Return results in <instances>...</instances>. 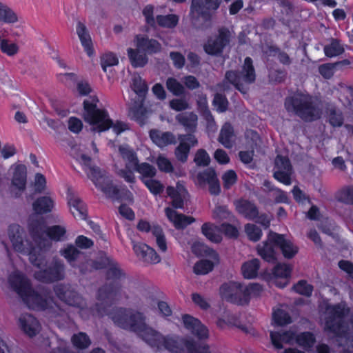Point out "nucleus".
Returning a JSON list of instances; mask_svg holds the SVG:
<instances>
[{
    "label": "nucleus",
    "mask_w": 353,
    "mask_h": 353,
    "mask_svg": "<svg viewBox=\"0 0 353 353\" xmlns=\"http://www.w3.org/2000/svg\"><path fill=\"white\" fill-rule=\"evenodd\" d=\"M136 48L141 49L146 54H154L161 52V44L154 39H150L147 35L137 34L134 37Z\"/></svg>",
    "instance_id": "aec40b11"
},
{
    "label": "nucleus",
    "mask_w": 353,
    "mask_h": 353,
    "mask_svg": "<svg viewBox=\"0 0 353 353\" xmlns=\"http://www.w3.org/2000/svg\"><path fill=\"white\" fill-rule=\"evenodd\" d=\"M236 208L239 214L245 219L254 221L259 215V209L256 204L246 199H241L236 202Z\"/></svg>",
    "instance_id": "5701e85b"
},
{
    "label": "nucleus",
    "mask_w": 353,
    "mask_h": 353,
    "mask_svg": "<svg viewBox=\"0 0 353 353\" xmlns=\"http://www.w3.org/2000/svg\"><path fill=\"white\" fill-rule=\"evenodd\" d=\"M165 85L168 90L174 96L181 97L185 94V87L174 77H168Z\"/></svg>",
    "instance_id": "37998d69"
},
{
    "label": "nucleus",
    "mask_w": 353,
    "mask_h": 353,
    "mask_svg": "<svg viewBox=\"0 0 353 353\" xmlns=\"http://www.w3.org/2000/svg\"><path fill=\"white\" fill-rule=\"evenodd\" d=\"M27 183V168L23 164L16 165L12 179V185L19 192V195L26 190Z\"/></svg>",
    "instance_id": "a878e982"
},
{
    "label": "nucleus",
    "mask_w": 353,
    "mask_h": 353,
    "mask_svg": "<svg viewBox=\"0 0 353 353\" xmlns=\"http://www.w3.org/2000/svg\"><path fill=\"white\" fill-rule=\"evenodd\" d=\"M202 234L213 243H220L222 241V234L219 227L210 222L204 223L201 226Z\"/></svg>",
    "instance_id": "7c9ffc66"
},
{
    "label": "nucleus",
    "mask_w": 353,
    "mask_h": 353,
    "mask_svg": "<svg viewBox=\"0 0 353 353\" xmlns=\"http://www.w3.org/2000/svg\"><path fill=\"white\" fill-rule=\"evenodd\" d=\"M1 51L9 57L18 53L19 46L14 43H10L7 39H2L0 42Z\"/></svg>",
    "instance_id": "e2e57ef3"
},
{
    "label": "nucleus",
    "mask_w": 353,
    "mask_h": 353,
    "mask_svg": "<svg viewBox=\"0 0 353 353\" xmlns=\"http://www.w3.org/2000/svg\"><path fill=\"white\" fill-rule=\"evenodd\" d=\"M11 288L19 294L30 309L45 311L52 307L53 298L48 292L34 290L29 279L21 273H14L9 276Z\"/></svg>",
    "instance_id": "20e7f679"
},
{
    "label": "nucleus",
    "mask_w": 353,
    "mask_h": 353,
    "mask_svg": "<svg viewBox=\"0 0 353 353\" xmlns=\"http://www.w3.org/2000/svg\"><path fill=\"white\" fill-rule=\"evenodd\" d=\"M222 0H192L190 19L196 28H203L205 23L210 22L213 12L217 10Z\"/></svg>",
    "instance_id": "1a4fd4ad"
},
{
    "label": "nucleus",
    "mask_w": 353,
    "mask_h": 353,
    "mask_svg": "<svg viewBox=\"0 0 353 353\" xmlns=\"http://www.w3.org/2000/svg\"><path fill=\"white\" fill-rule=\"evenodd\" d=\"M276 245L274 242L269 239V234L268 239L257 245V254L261 259L269 263L274 264L277 261L276 252L275 250Z\"/></svg>",
    "instance_id": "4be33fe9"
},
{
    "label": "nucleus",
    "mask_w": 353,
    "mask_h": 353,
    "mask_svg": "<svg viewBox=\"0 0 353 353\" xmlns=\"http://www.w3.org/2000/svg\"><path fill=\"white\" fill-rule=\"evenodd\" d=\"M292 268L291 265L278 263L272 270V277L274 279H289L291 276Z\"/></svg>",
    "instance_id": "a19ab883"
},
{
    "label": "nucleus",
    "mask_w": 353,
    "mask_h": 353,
    "mask_svg": "<svg viewBox=\"0 0 353 353\" xmlns=\"http://www.w3.org/2000/svg\"><path fill=\"white\" fill-rule=\"evenodd\" d=\"M54 292L57 297L68 304V305L74 306L80 308L81 310L83 309L85 301L77 292L70 290L62 284L57 285L54 287Z\"/></svg>",
    "instance_id": "4468645a"
},
{
    "label": "nucleus",
    "mask_w": 353,
    "mask_h": 353,
    "mask_svg": "<svg viewBox=\"0 0 353 353\" xmlns=\"http://www.w3.org/2000/svg\"><path fill=\"white\" fill-rule=\"evenodd\" d=\"M143 183L154 195L160 194L163 192L164 186L157 179H153L152 178L147 180H143Z\"/></svg>",
    "instance_id": "680f3d73"
},
{
    "label": "nucleus",
    "mask_w": 353,
    "mask_h": 353,
    "mask_svg": "<svg viewBox=\"0 0 353 353\" xmlns=\"http://www.w3.org/2000/svg\"><path fill=\"white\" fill-rule=\"evenodd\" d=\"M167 194L172 199V205L175 209H182L184 201L179 190L172 186L167 188Z\"/></svg>",
    "instance_id": "8fccbe9b"
},
{
    "label": "nucleus",
    "mask_w": 353,
    "mask_h": 353,
    "mask_svg": "<svg viewBox=\"0 0 353 353\" xmlns=\"http://www.w3.org/2000/svg\"><path fill=\"white\" fill-rule=\"evenodd\" d=\"M293 290L299 294L310 297L312 294L314 287L309 284L307 281L300 280L293 285Z\"/></svg>",
    "instance_id": "6e6d98bb"
},
{
    "label": "nucleus",
    "mask_w": 353,
    "mask_h": 353,
    "mask_svg": "<svg viewBox=\"0 0 353 353\" xmlns=\"http://www.w3.org/2000/svg\"><path fill=\"white\" fill-rule=\"evenodd\" d=\"M71 342L74 347L79 350H85L91 344V340L89 336L83 332L74 334L71 337Z\"/></svg>",
    "instance_id": "ea45409f"
},
{
    "label": "nucleus",
    "mask_w": 353,
    "mask_h": 353,
    "mask_svg": "<svg viewBox=\"0 0 353 353\" xmlns=\"http://www.w3.org/2000/svg\"><path fill=\"white\" fill-rule=\"evenodd\" d=\"M149 135L152 141L161 148L176 143V137L171 132H161L157 129H152L149 132Z\"/></svg>",
    "instance_id": "412c9836"
},
{
    "label": "nucleus",
    "mask_w": 353,
    "mask_h": 353,
    "mask_svg": "<svg viewBox=\"0 0 353 353\" xmlns=\"http://www.w3.org/2000/svg\"><path fill=\"white\" fill-rule=\"evenodd\" d=\"M76 29L77 33L85 52L89 57L93 56L94 54V50L90 35L86 28V26L83 23L79 21L77 24Z\"/></svg>",
    "instance_id": "bb28decb"
},
{
    "label": "nucleus",
    "mask_w": 353,
    "mask_h": 353,
    "mask_svg": "<svg viewBox=\"0 0 353 353\" xmlns=\"http://www.w3.org/2000/svg\"><path fill=\"white\" fill-rule=\"evenodd\" d=\"M214 263L210 260L202 259L197 261L194 267L193 271L197 275H205L211 272L214 268Z\"/></svg>",
    "instance_id": "603ef678"
},
{
    "label": "nucleus",
    "mask_w": 353,
    "mask_h": 353,
    "mask_svg": "<svg viewBox=\"0 0 353 353\" xmlns=\"http://www.w3.org/2000/svg\"><path fill=\"white\" fill-rule=\"evenodd\" d=\"M245 232L248 239L253 242L259 241L263 234L261 229L252 223L245 225Z\"/></svg>",
    "instance_id": "bf43d9fd"
},
{
    "label": "nucleus",
    "mask_w": 353,
    "mask_h": 353,
    "mask_svg": "<svg viewBox=\"0 0 353 353\" xmlns=\"http://www.w3.org/2000/svg\"><path fill=\"white\" fill-rule=\"evenodd\" d=\"M284 105L288 112H293L305 121H314L320 118L319 111L310 96L295 93L285 98Z\"/></svg>",
    "instance_id": "423d86ee"
},
{
    "label": "nucleus",
    "mask_w": 353,
    "mask_h": 353,
    "mask_svg": "<svg viewBox=\"0 0 353 353\" xmlns=\"http://www.w3.org/2000/svg\"><path fill=\"white\" fill-rule=\"evenodd\" d=\"M141 175V180H146V178L152 179L157 174V170L152 165L147 162L139 163L134 170Z\"/></svg>",
    "instance_id": "a18cd8bd"
},
{
    "label": "nucleus",
    "mask_w": 353,
    "mask_h": 353,
    "mask_svg": "<svg viewBox=\"0 0 353 353\" xmlns=\"http://www.w3.org/2000/svg\"><path fill=\"white\" fill-rule=\"evenodd\" d=\"M37 320L31 314H22L19 318V325L23 332L30 337L37 335Z\"/></svg>",
    "instance_id": "c85d7f7f"
},
{
    "label": "nucleus",
    "mask_w": 353,
    "mask_h": 353,
    "mask_svg": "<svg viewBox=\"0 0 353 353\" xmlns=\"http://www.w3.org/2000/svg\"><path fill=\"white\" fill-rule=\"evenodd\" d=\"M194 161L198 166H208L210 163V158L204 149H199L195 154Z\"/></svg>",
    "instance_id": "774afa93"
},
{
    "label": "nucleus",
    "mask_w": 353,
    "mask_h": 353,
    "mask_svg": "<svg viewBox=\"0 0 353 353\" xmlns=\"http://www.w3.org/2000/svg\"><path fill=\"white\" fill-rule=\"evenodd\" d=\"M262 291L263 287L259 283H253L245 285L242 283L233 281L223 283L219 288L222 299L241 306L249 304L251 295L259 296Z\"/></svg>",
    "instance_id": "39448f33"
},
{
    "label": "nucleus",
    "mask_w": 353,
    "mask_h": 353,
    "mask_svg": "<svg viewBox=\"0 0 353 353\" xmlns=\"http://www.w3.org/2000/svg\"><path fill=\"white\" fill-rule=\"evenodd\" d=\"M292 174L293 168L288 157L276 155L274 159L273 177L279 182L290 185L292 183Z\"/></svg>",
    "instance_id": "9b49d317"
},
{
    "label": "nucleus",
    "mask_w": 353,
    "mask_h": 353,
    "mask_svg": "<svg viewBox=\"0 0 353 353\" xmlns=\"http://www.w3.org/2000/svg\"><path fill=\"white\" fill-rule=\"evenodd\" d=\"M178 140L179 144L174 150V155L178 161L185 163L188 161L191 148L197 145L198 140L191 133L179 134Z\"/></svg>",
    "instance_id": "2eb2a0df"
},
{
    "label": "nucleus",
    "mask_w": 353,
    "mask_h": 353,
    "mask_svg": "<svg viewBox=\"0 0 353 353\" xmlns=\"http://www.w3.org/2000/svg\"><path fill=\"white\" fill-rule=\"evenodd\" d=\"M328 121L332 127L336 128L342 126L343 124L344 119L342 113L337 112L336 110L334 108L329 110Z\"/></svg>",
    "instance_id": "0e129e2a"
},
{
    "label": "nucleus",
    "mask_w": 353,
    "mask_h": 353,
    "mask_svg": "<svg viewBox=\"0 0 353 353\" xmlns=\"http://www.w3.org/2000/svg\"><path fill=\"white\" fill-rule=\"evenodd\" d=\"M230 32L226 28H221L214 40H208L204 45V50L209 55H218L229 44Z\"/></svg>",
    "instance_id": "ddd939ff"
},
{
    "label": "nucleus",
    "mask_w": 353,
    "mask_h": 353,
    "mask_svg": "<svg viewBox=\"0 0 353 353\" xmlns=\"http://www.w3.org/2000/svg\"><path fill=\"white\" fill-rule=\"evenodd\" d=\"M156 21L160 27L172 29L179 23V17L175 14H159L156 17Z\"/></svg>",
    "instance_id": "e433bc0d"
},
{
    "label": "nucleus",
    "mask_w": 353,
    "mask_h": 353,
    "mask_svg": "<svg viewBox=\"0 0 353 353\" xmlns=\"http://www.w3.org/2000/svg\"><path fill=\"white\" fill-rule=\"evenodd\" d=\"M114 324L127 331L134 332L150 347L157 350H167L171 353H181V349L173 337L163 336L148 326L144 314L132 308L117 307L110 314Z\"/></svg>",
    "instance_id": "f257e3e1"
},
{
    "label": "nucleus",
    "mask_w": 353,
    "mask_h": 353,
    "mask_svg": "<svg viewBox=\"0 0 353 353\" xmlns=\"http://www.w3.org/2000/svg\"><path fill=\"white\" fill-rule=\"evenodd\" d=\"M132 89L141 97H145L148 90L146 83L140 77L133 78Z\"/></svg>",
    "instance_id": "13d9d810"
},
{
    "label": "nucleus",
    "mask_w": 353,
    "mask_h": 353,
    "mask_svg": "<svg viewBox=\"0 0 353 353\" xmlns=\"http://www.w3.org/2000/svg\"><path fill=\"white\" fill-rule=\"evenodd\" d=\"M152 234L156 237L157 245L159 250L165 252L167 250V243L161 227L154 225L152 226Z\"/></svg>",
    "instance_id": "5fc2aeb1"
},
{
    "label": "nucleus",
    "mask_w": 353,
    "mask_h": 353,
    "mask_svg": "<svg viewBox=\"0 0 353 353\" xmlns=\"http://www.w3.org/2000/svg\"><path fill=\"white\" fill-rule=\"evenodd\" d=\"M325 55L327 57H334L342 54L344 52V48L341 44L340 40L332 38L330 43L323 48Z\"/></svg>",
    "instance_id": "c9c22d12"
},
{
    "label": "nucleus",
    "mask_w": 353,
    "mask_h": 353,
    "mask_svg": "<svg viewBox=\"0 0 353 353\" xmlns=\"http://www.w3.org/2000/svg\"><path fill=\"white\" fill-rule=\"evenodd\" d=\"M81 252L77 248L72 244H68L67 246L60 250V254L72 265L79 257Z\"/></svg>",
    "instance_id": "de8ad7c7"
},
{
    "label": "nucleus",
    "mask_w": 353,
    "mask_h": 353,
    "mask_svg": "<svg viewBox=\"0 0 353 353\" xmlns=\"http://www.w3.org/2000/svg\"><path fill=\"white\" fill-rule=\"evenodd\" d=\"M228 101L225 95L221 93H216L214 96L212 105L216 108L219 112H224L228 110Z\"/></svg>",
    "instance_id": "052dcab7"
},
{
    "label": "nucleus",
    "mask_w": 353,
    "mask_h": 353,
    "mask_svg": "<svg viewBox=\"0 0 353 353\" xmlns=\"http://www.w3.org/2000/svg\"><path fill=\"white\" fill-rule=\"evenodd\" d=\"M327 314L325 317L324 331L333 334L337 337H344L347 334L348 327L345 317L349 312V308L341 303L327 305Z\"/></svg>",
    "instance_id": "6e6552de"
},
{
    "label": "nucleus",
    "mask_w": 353,
    "mask_h": 353,
    "mask_svg": "<svg viewBox=\"0 0 353 353\" xmlns=\"http://www.w3.org/2000/svg\"><path fill=\"white\" fill-rule=\"evenodd\" d=\"M70 210L77 219L85 220L88 217V209L85 203L79 197L70 196L68 201Z\"/></svg>",
    "instance_id": "b1692460"
},
{
    "label": "nucleus",
    "mask_w": 353,
    "mask_h": 353,
    "mask_svg": "<svg viewBox=\"0 0 353 353\" xmlns=\"http://www.w3.org/2000/svg\"><path fill=\"white\" fill-rule=\"evenodd\" d=\"M296 333L292 330L283 332H271V342L276 349L281 350L283 347V343L290 344L296 341Z\"/></svg>",
    "instance_id": "393cba45"
},
{
    "label": "nucleus",
    "mask_w": 353,
    "mask_h": 353,
    "mask_svg": "<svg viewBox=\"0 0 353 353\" xmlns=\"http://www.w3.org/2000/svg\"><path fill=\"white\" fill-rule=\"evenodd\" d=\"M128 56L132 66L134 68L144 67L148 61L147 54L141 49L136 48L127 50Z\"/></svg>",
    "instance_id": "c756f323"
},
{
    "label": "nucleus",
    "mask_w": 353,
    "mask_h": 353,
    "mask_svg": "<svg viewBox=\"0 0 353 353\" xmlns=\"http://www.w3.org/2000/svg\"><path fill=\"white\" fill-rule=\"evenodd\" d=\"M188 353H211L208 345H200L193 340H187L184 343Z\"/></svg>",
    "instance_id": "4d7b16f0"
},
{
    "label": "nucleus",
    "mask_w": 353,
    "mask_h": 353,
    "mask_svg": "<svg viewBox=\"0 0 353 353\" xmlns=\"http://www.w3.org/2000/svg\"><path fill=\"white\" fill-rule=\"evenodd\" d=\"M124 275V273L116 261L106 270L105 278L108 281L111 280V281L99 288L97 299L101 303H96L92 307V310L99 316L108 315L111 319L110 314L116 307L112 309L109 313L108 312V308L115 303L117 296L121 293L122 285L120 279Z\"/></svg>",
    "instance_id": "7ed1b4c3"
},
{
    "label": "nucleus",
    "mask_w": 353,
    "mask_h": 353,
    "mask_svg": "<svg viewBox=\"0 0 353 353\" xmlns=\"http://www.w3.org/2000/svg\"><path fill=\"white\" fill-rule=\"evenodd\" d=\"M217 177L216 171L212 168H208L199 172L196 175V180L199 185L202 186L210 183Z\"/></svg>",
    "instance_id": "3c124183"
},
{
    "label": "nucleus",
    "mask_w": 353,
    "mask_h": 353,
    "mask_svg": "<svg viewBox=\"0 0 353 353\" xmlns=\"http://www.w3.org/2000/svg\"><path fill=\"white\" fill-rule=\"evenodd\" d=\"M256 71L251 57L245 58L241 70H228L225 74L223 83L227 82L232 85L237 90L243 93V83L252 84L256 81Z\"/></svg>",
    "instance_id": "9d476101"
},
{
    "label": "nucleus",
    "mask_w": 353,
    "mask_h": 353,
    "mask_svg": "<svg viewBox=\"0 0 353 353\" xmlns=\"http://www.w3.org/2000/svg\"><path fill=\"white\" fill-rule=\"evenodd\" d=\"M296 343L305 349H309L314 346L316 338L312 332H303L296 336Z\"/></svg>",
    "instance_id": "79ce46f5"
},
{
    "label": "nucleus",
    "mask_w": 353,
    "mask_h": 353,
    "mask_svg": "<svg viewBox=\"0 0 353 353\" xmlns=\"http://www.w3.org/2000/svg\"><path fill=\"white\" fill-rule=\"evenodd\" d=\"M114 261L111 257L107 256L105 252H102L97 259L92 261V267L95 270H107Z\"/></svg>",
    "instance_id": "864d4df0"
},
{
    "label": "nucleus",
    "mask_w": 353,
    "mask_h": 353,
    "mask_svg": "<svg viewBox=\"0 0 353 353\" xmlns=\"http://www.w3.org/2000/svg\"><path fill=\"white\" fill-rule=\"evenodd\" d=\"M182 320L185 329L200 340L209 337V330L201 321L190 314H183Z\"/></svg>",
    "instance_id": "f3484780"
},
{
    "label": "nucleus",
    "mask_w": 353,
    "mask_h": 353,
    "mask_svg": "<svg viewBox=\"0 0 353 353\" xmlns=\"http://www.w3.org/2000/svg\"><path fill=\"white\" fill-rule=\"evenodd\" d=\"M119 152L125 163V168H132L134 170L139 164V160L134 149L128 145H120L119 147Z\"/></svg>",
    "instance_id": "cd10ccee"
},
{
    "label": "nucleus",
    "mask_w": 353,
    "mask_h": 353,
    "mask_svg": "<svg viewBox=\"0 0 353 353\" xmlns=\"http://www.w3.org/2000/svg\"><path fill=\"white\" fill-rule=\"evenodd\" d=\"M222 180L223 188L229 190L237 182L238 176L235 171L229 170L223 174Z\"/></svg>",
    "instance_id": "69168bd1"
},
{
    "label": "nucleus",
    "mask_w": 353,
    "mask_h": 353,
    "mask_svg": "<svg viewBox=\"0 0 353 353\" xmlns=\"http://www.w3.org/2000/svg\"><path fill=\"white\" fill-rule=\"evenodd\" d=\"M177 121L182 125L187 132H194L197 125V116L193 112L182 113L176 115Z\"/></svg>",
    "instance_id": "2f4dec72"
},
{
    "label": "nucleus",
    "mask_w": 353,
    "mask_h": 353,
    "mask_svg": "<svg viewBox=\"0 0 353 353\" xmlns=\"http://www.w3.org/2000/svg\"><path fill=\"white\" fill-rule=\"evenodd\" d=\"M45 234L52 241H61L65 236L66 230L63 226L55 225L47 227L45 230Z\"/></svg>",
    "instance_id": "58836bf2"
},
{
    "label": "nucleus",
    "mask_w": 353,
    "mask_h": 353,
    "mask_svg": "<svg viewBox=\"0 0 353 353\" xmlns=\"http://www.w3.org/2000/svg\"><path fill=\"white\" fill-rule=\"evenodd\" d=\"M131 243L133 251L141 261L150 264H157L160 262L161 258L154 249L142 242L132 240Z\"/></svg>",
    "instance_id": "dca6fc26"
},
{
    "label": "nucleus",
    "mask_w": 353,
    "mask_h": 353,
    "mask_svg": "<svg viewBox=\"0 0 353 353\" xmlns=\"http://www.w3.org/2000/svg\"><path fill=\"white\" fill-rule=\"evenodd\" d=\"M97 188L109 198L119 201H126L129 203H132L134 201L133 194L127 188H119L114 185L107 177H105V181H103Z\"/></svg>",
    "instance_id": "f8f14e48"
},
{
    "label": "nucleus",
    "mask_w": 353,
    "mask_h": 353,
    "mask_svg": "<svg viewBox=\"0 0 353 353\" xmlns=\"http://www.w3.org/2000/svg\"><path fill=\"white\" fill-rule=\"evenodd\" d=\"M77 160L82 165L88 178L91 179L96 188L103 181H105V176L101 173L100 169L92 165V159L90 157L81 154Z\"/></svg>",
    "instance_id": "6ab92c4d"
},
{
    "label": "nucleus",
    "mask_w": 353,
    "mask_h": 353,
    "mask_svg": "<svg viewBox=\"0 0 353 353\" xmlns=\"http://www.w3.org/2000/svg\"><path fill=\"white\" fill-rule=\"evenodd\" d=\"M8 236L14 250L29 256L30 263L39 269L34 274L36 280L50 283L64 279L65 266L59 259L54 258L49 263L46 256L30 241H23L22 228L19 224H11L8 227Z\"/></svg>",
    "instance_id": "f03ea898"
},
{
    "label": "nucleus",
    "mask_w": 353,
    "mask_h": 353,
    "mask_svg": "<svg viewBox=\"0 0 353 353\" xmlns=\"http://www.w3.org/2000/svg\"><path fill=\"white\" fill-rule=\"evenodd\" d=\"M272 320L274 324L279 326L286 325L292 323V319L290 314L280 308L274 310Z\"/></svg>",
    "instance_id": "09e8293b"
},
{
    "label": "nucleus",
    "mask_w": 353,
    "mask_h": 353,
    "mask_svg": "<svg viewBox=\"0 0 353 353\" xmlns=\"http://www.w3.org/2000/svg\"><path fill=\"white\" fill-rule=\"evenodd\" d=\"M99 100L97 96H90L83 101V117L84 121L94 127V130L101 132H105L112 125L108 111L97 108Z\"/></svg>",
    "instance_id": "0eeeda50"
},
{
    "label": "nucleus",
    "mask_w": 353,
    "mask_h": 353,
    "mask_svg": "<svg viewBox=\"0 0 353 353\" xmlns=\"http://www.w3.org/2000/svg\"><path fill=\"white\" fill-rule=\"evenodd\" d=\"M260 268V261L257 259L248 261L243 263L241 272L243 277L247 279H254L258 275Z\"/></svg>",
    "instance_id": "72a5a7b5"
},
{
    "label": "nucleus",
    "mask_w": 353,
    "mask_h": 353,
    "mask_svg": "<svg viewBox=\"0 0 353 353\" xmlns=\"http://www.w3.org/2000/svg\"><path fill=\"white\" fill-rule=\"evenodd\" d=\"M336 198L341 203L346 205H353V185L342 188L337 192Z\"/></svg>",
    "instance_id": "49530a36"
},
{
    "label": "nucleus",
    "mask_w": 353,
    "mask_h": 353,
    "mask_svg": "<svg viewBox=\"0 0 353 353\" xmlns=\"http://www.w3.org/2000/svg\"><path fill=\"white\" fill-rule=\"evenodd\" d=\"M234 137V128L232 125L226 122L222 126L219 136V141L226 148H231L232 147V139Z\"/></svg>",
    "instance_id": "f704fd0d"
},
{
    "label": "nucleus",
    "mask_w": 353,
    "mask_h": 353,
    "mask_svg": "<svg viewBox=\"0 0 353 353\" xmlns=\"http://www.w3.org/2000/svg\"><path fill=\"white\" fill-rule=\"evenodd\" d=\"M147 111L142 104L130 108L129 115L131 119L135 121L141 126L145 124Z\"/></svg>",
    "instance_id": "4c0bfd02"
},
{
    "label": "nucleus",
    "mask_w": 353,
    "mask_h": 353,
    "mask_svg": "<svg viewBox=\"0 0 353 353\" xmlns=\"http://www.w3.org/2000/svg\"><path fill=\"white\" fill-rule=\"evenodd\" d=\"M18 21L17 14L7 5L0 2V21L14 23Z\"/></svg>",
    "instance_id": "c03bdc74"
},
{
    "label": "nucleus",
    "mask_w": 353,
    "mask_h": 353,
    "mask_svg": "<svg viewBox=\"0 0 353 353\" xmlns=\"http://www.w3.org/2000/svg\"><path fill=\"white\" fill-rule=\"evenodd\" d=\"M118 63V57L112 52L105 53L101 57V65L104 72H106L108 67L114 66Z\"/></svg>",
    "instance_id": "338daca9"
},
{
    "label": "nucleus",
    "mask_w": 353,
    "mask_h": 353,
    "mask_svg": "<svg viewBox=\"0 0 353 353\" xmlns=\"http://www.w3.org/2000/svg\"><path fill=\"white\" fill-rule=\"evenodd\" d=\"M269 239L279 248L285 259H292L299 251L297 246L294 245L290 240L285 239L284 235L270 231Z\"/></svg>",
    "instance_id": "a211bd4d"
},
{
    "label": "nucleus",
    "mask_w": 353,
    "mask_h": 353,
    "mask_svg": "<svg viewBox=\"0 0 353 353\" xmlns=\"http://www.w3.org/2000/svg\"><path fill=\"white\" fill-rule=\"evenodd\" d=\"M54 205L53 201L46 196L39 197L32 204L35 213L43 214L52 211Z\"/></svg>",
    "instance_id": "473e14b6"
}]
</instances>
